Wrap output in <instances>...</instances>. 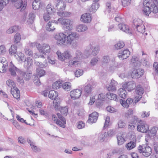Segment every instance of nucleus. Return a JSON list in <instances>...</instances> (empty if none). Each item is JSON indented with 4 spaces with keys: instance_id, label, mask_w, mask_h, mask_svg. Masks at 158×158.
Returning a JSON list of instances; mask_svg holds the SVG:
<instances>
[{
    "instance_id": "nucleus-35",
    "label": "nucleus",
    "mask_w": 158,
    "mask_h": 158,
    "mask_svg": "<svg viewBox=\"0 0 158 158\" xmlns=\"http://www.w3.org/2000/svg\"><path fill=\"white\" fill-rule=\"evenodd\" d=\"M20 76L23 77L24 79L26 80H29L31 76V73H27L25 72L22 71L20 72Z\"/></svg>"
},
{
    "instance_id": "nucleus-38",
    "label": "nucleus",
    "mask_w": 158,
    "mask_h": 158,
    "mask_svg": "<svg viewBox=\"0 0 158 158\" xmlns=\"http://www.w3.org/2000/svg\"><path fill=\"white\" fill-rule=\"evenodd\" d=\"M24 65L27 68H28L31 65L32 61L30 57H28L24 61Z\"/></svg>"
},
{
    "instance_id": "nucleus-54",
    "label": "nucleus",
    "mask_w": 158,
    "mask_h": 158,
    "mask_svg": "<svg viewBox=\"0 0 158 158\" xmlns=\"http://www.w3.org/2000/svg\"><path fill=\"white\" fill-rule=\"evenodd\" d=\"M20 34L19 33H17L14 37V42L15 44H17L19 43L21 40Z\"/></svg>"
},
{
    "instance_id": "nucleus-12",
    "label": "nucleus",
    "mask_w": 158,
    "mask_h": 158,
    "mask_svg": "<svg viewBox=\"0 0 158 158\" xmlns=\"http://www.w3.org/2000/svg\"><path fill=\"white\" fill-rule=\"evenodd\" d=\"M9 71L11 75L15 76H16V72L20 74L21 70L14 66L11 62L10 63V67L9 68Z\"/></svg>"
},
{
    "instance_id": "nucleus-32",
    "label": "nucleus",
    "mask_w": 158,
    "mask_h": 158,
    "mask_svg": "<svg viewBox=\"0 0 158 158\" xmlns=\"http://www.w3.org/2000/svg\"><path fill=\"white\" fill-rule=\"evenodd\" d=\"M53 106L56 109L60 110L61 107L60 106V101L58 98L55 99L53 101Z\"/></svg>"
},
{
    "instance_id": "nucleus-42",
    "label": "nucleus",
    "mask_w": 158,
    "mask_h": 158,
    "mask_svg": "<svg viewBox=\"0 0 158 158\" xmlns=\"http://www.w3.org/2000/svg\"><path fill=\"white\" fill-rule=\"evenodd\" d=\"M57 15L61 17H69L71 15V13L67 11H59L57 12Z\"/></svg>"
},
{
    "instance_id": "nucleus-26",
    "label": "nucleus",
    "mask_w": 158,
    "mask_h": 158,
    "mask_svg": "<svg viewBox=\"0 0 158 158\" xmlns=\"http://www.w3.org/2000/svg\"><path fill=\"white\" fill-rule=\"evenodd\" d=\"M93 47L92 44H90L84 52V55L83 56V58H87L90 55L91 51V48H93Z\"/></svg>"
},
{
    "instance_id": "nucleus-23",
    "label": "nucleus",
    "mask_w": 158,
    "mask_h": 158,
    "mask_svg": "<svg viewBox=\"0 0 158 158\" xmlns=\"http://www.w3.org/2000/svg\"><path fill=\"white\" fill-rule=\"evenodd\" d=\"M110 84L107 88L108 90L110 91H113L116 89V86L118 84V83L114 80H111L110 82Z\"/></svg>"
},
{
    "instance_id": "nucleus-52",
    "label": "nucleus",
    "mask_w": 158,
    "mask_h": 158,
    "mask_svg": "<svg viewBox=\"0 0 158 158\" xmlns=\"http://www.w3.org/2000/svg\"><path fill=\"white\" fill-rule=\"evenodd\" d=\"M18 29V27L17 26H15L11 27L6 31V33L7 34L12 33L14 31H17Z\"/></svg>"
},
{
    "instance_id": "nucleus-28",
    "label": "nucleus",
    "mask_w": 158,
    "mask_h": 158,
    "mask_svg": "<svg viewBox=\"0 0 158 158\" xmlns=\"http://www.w3.org/2000/svg\"><path fill=\"white\" fill-rule=\"evenodd\" d=\"M123 87L120 88L118 90V94L119 96L122 98H125L127 96L126 92Z\"/></svg>"
},
{
    "instance_id": "nucleus-3",
    "label": "nucleus",
    "mask_w": 158,
    "mask_h": 158,
    "mask_svg": "<svg viewBox=\"0 0 158 158\" xmlns=\"http://www.w3.org/2000/svg\"><path fill=\"white\" fill-rule=\"evenodd\" d=\"M55 23L56 24L60 23L63 25V29L65 31H70L72 29L73 22L70 19L61 18L56 21Z\"/></svg>"
},
{
    "instance_id": "nucleus-60",
    "label": "nucleus",
    "mask_w": 158,
    "mask_h": 158,
    "mask_svg": "<svg viewBox=\"0 0 158 158\" xmlns=\"http://www.w3.org/2000/svg\"><path fill=\"white\" fill-rule=\"evenodd\" d=\"M83 70L78 69L77 70L75 73V75L76 77H78L82 75L83 74Z\"/></svg>"
},
{
    "instance_id": "nucleus-7",
    "label": "nucleus",
    "mask_w": 158,
    "mask_h": 158,
    "mask_svg": "<svg viewBox=\"0 0 158 158\" xmlns=\"http://www.w3.org/2000/svg\"><path fill=\"white\" fill-rule=\"evenodd\" d=\"M56 54L59 60L63 61L70 58L72 56L70 52L68 50L65 51L63 53H61L58 51Z\"/></svg>"
},
{
    "instance_id": "nucleus-43",
    "label": "nucleus",
    "mask_w": 158,
    "mask_h": 158,
    "mask_svg": "<svg viewBox=\"0 0 158 158\" xmlns=\"http://www.w3.org/2000/svg\"><path fill=\"white\" fill-rule=\"evenodd\" d=\"M158 130V128L157 127H154L151 128V129L149 131L148 134L149 136H154Z\"/></svg>"
},
{
    "instance_id": "nucleus-39",
    "label": "nucleus",
    "mask_w": 158,
    "mask_h": 158,
    "mask_svg": "<svg viewBox=\"0 0 158 158\" xmlns=\"http://www.w3.org/2000/svg\"><path fill=\"white\" fill-rule=\"evenodd\" d=\"M92 86L90 84H88L84 88V91L86 94H90L92 91Z\"/></svg>"
},
{
    "instance_id": "nucleus-13",
    "label": "nucleus",
    "mask_w": 158,
    "mask_h": 158,
    "mask_svg": "<svg viewBox=\"0 0 158 158\" xmlns=\"http://www.w3.org/2000/svg\"><path fill=\"white\" fill-rule=\"evenodd\" d=\"M136 87V85L133 81L126 82L123 85V87L124 89H127L129 91L133 90Z\"/></svg>"
},
{
    "instance_id": "nucleus-61",
    "label": "nucleus",
    "mask_w": 158,
    "mask_h": 158,
    "mask_svg": "<svg viewBox=\"0 0 158 158\" xmlns=\"http://www.w3.org/2000/svg\"><path fill=\"white\" fill-rule=\"evenodd\" d=\"M131 123L134 125H135L137 123H138V124L140 122V121L139 119L136 116H134L131 120Z\"/></svg>"
},
{
    "instance_id": "nucleus-17",
    "label": "nucleus",
    "mask_w": 158,
    "mask_h": 158,
    "mask_svg": "<svg viewBox=\"0 0 158 158\" xmlns=\"http://www.w3.org/2000/svg\"><path fill=\"white\" fill-rule=\"evenodd\" d=\"M11 93L13 97L17 100L19 99L20 97V92L19 89L16 87L11 88Z\"/></svg>"
},
{
    "instance_id": "nucleus-19",
    "label": "nucleus",
    "mask_w": 158,
    "mask_h": 158,
    "mask_svg": "<svg viewBox=\"0 0 158 158\" xmlns=\"http://www.w3.org/2000/svg\"><path fill=\"white\" fill-rule=\"evenodd\" d=\"M119 28L123 31L128 34H131L132 31L127 25L124 24H119L118 25Z\"/></svg>"
},
{
    "instance_id": "nucleus-10",
    "label": "nucleus",
    "mask_w": 158,
    "mask_h": 158,
    "mask_svg": "<svg viewBox=\"0 0 158 158\" xmlns=\"http://www.w3.org/2000/svg\"><path fill=\"white\" fill-rule=\"evenodd\" d=\"M144 73V70L141 69H135L133 71L131 76L133 78H138L140 77Z\"/></svg>"
},
{
    "instance_id": "nucleus-44",
    "label": "nucleus",
    "mask_w": 158,
    "mask_h": 158,
    "mask_svg": "<svg viewBox=\"0 0 158 158\" xmlns=\"http://www.w3.org/2000/svg\"><path fill=\"white\" fill-rule=\"evenodd\" d=\"M37 75L40 77L45 75V72L43 69L38 68L36 70Z\"/></svg>"
},
{
    "instance_id": "nucleus-37",
    "label": "nucleus",
    "mask_w": 158,
    "mask_h": 158,
    "mask_svg": "<svg viewBox=\"0 0 158 158\" xmlns=\"http://www.w3.org/2000/svg\"><path fill=\"white\" fill-rule=\"evenodd\" d=\"M92 46L93 47V48L92 47L91 48V49H92V54L94 56H95L97 55L99 52L100 48L98 45L94 46L92 45Z\"/></svg>"
},
{
    "instance_id": "nucleus-15",
    "label": "nucleus",
    "mask_w": 158,
    "mask_h": 158,
    "mask_svg": "<svg viewBox=\"0 0 158 158\" xmlns=\"http://www.w3.org/2000/svg\"><path fill=\"white\" fill-rule=\"evenodd\" d=\"M54 4L59 11H62L64 10L66 6L65 2L60 1L54 2Z\"/></svg>"
},
{
    "instance_id": "nucleus-18",
    "label": "nucleus",
    "mask_w": 158,
    "mask_h": 158,
    "mask_svg": "<svg viewBox=\"0 0 158 158\" xmlns=\"http://www.w3.org/2000/svg\"><path fill=\"white\" fill-rule=\"evenodd\" d=\"M44 6V4L41 2V0H34L32 3L33 8L35 10H38Z\"/></svg>"
},
{
    "instance_id": "nucleus-4",
    "label": "nucleus",
    "mask_w": 158,
    "mask_h": 158,
    "mask_svg": "<svg viewBox=\"0 0 158 158\" xmlns=\"http://www.w3.org/2000/svg\"><path fill=\"white\" fill-rule=\"evenodd\" d=\"M38 50L41 53H42L43 55H37L38 58H41L45 59V57L44 55H45L46 53H49L50 52L51 48L50 46L48 44L44 43L41 45L40 44L38 46ZM36 56H37L36 55Z\"/></svg>"
},
{
    "instance_id": "nucleus-30",
    "label": "nucleus",
    "mask_w": 158,
    "mask_h": 158,
    "mask_svg": "<svg viewBox=\"0 0 158 158\" xmlns=\"http://www.w3.org/2000/svg\"><path fill=\"white\" fill-rule=\"evenodd\" d=\"M99 7V5L98 3H93L91 7L89 9V11L91 13L95 12Z\"/></svg>"
},
{
    "instance_id": "nucleus-57",
    "label": "nucleus",
    "mask_w": 158,
    "mask_h": 158,
    "mask_svg": "<svg viewBox=\"0 0 158 158\" xmlns=\"http://www.w3.org/2000/svg\"><path fill=\"white\" fill-rule=\"evenodd\" d=\"M60 81H57L53 84L52 88L54 89H57L60 88Z\"/></svg>"
},
{
    "instance_id": "nucleus-50",
    "label": "nucleus",
    "mask_w": 158,
    "mask_h": 158,
    "mask_svg": "<svg viewBox=\"0 0 158 158\" xmlns=\"http://www.w3.org/2000/svg\"><path fill=\"white\" fill-rule=\"evenodd\" d=\"M106 96L109 99L114 100L116 101L118 99L116 98V96L115 94H114L108 92Z\"/></svg>"
},
{
    "instance_id": "nucleus-58",
    "label": "nucleus",
    "mask_w": 158,
    "mask_h": 158,
    "mask_svg": "<svg viewBox=\"0 0 158 158\" xmlns=\"http://www.w3.org/2000/svg\"><path fill=\"white\" fill-rule=\"evenodd\" d=\"M119 102L121 105L124 108H128L129 106L126 101H125L122 99H119Z\"/></svg>"
},
{
    "instance_id": "nucleus-33",
    "label": "nucleus",
    "mask_w": 158,
    "mask_h": 158,
    "mask_svg": "<svg viewBox=\"0 0 158 158\" xmlns=\"http://www.w3.org/2000/svg\"><path fill=\"white\" fill-rule=\"evenodd\" d=\"M15 57L20 62H22L24 59V55L21 52H18L15 55Z\"/></svg>"
},
{
    "instance_id": "nucleus-1",
    "label": "nucleus",
    "mask_w": 158,
    "mask_h": 158,
    "mask_svg": "<svg viewBox=\"0 0 158 158\" xmlns=\"http://www.w3.org/2000/svg\"><path fill=\"white\" fill-rule=\"evenodd\" d=\"M78 38L79 35L76 32H61L54 36V38L57 40L56 43L60 45L72 44L74 40Z\"/></svg>"
},
{
    "instance_id": "nucleus-2",
    "label": "nucleus",
    "mask_w": 158,
    "mask_h": 158,
    "mask_svg": "<svg viewBox=\"0 0 158 158\" xmlns=\"http://www.w3.org/2000/svg\"><path fill=\"white\" fill-rule=\"evenodd\" d=\"M143 4V14L148 16L151 12L156 13L158 12V0H144Z\"/></svg>"
},
{
    "instance_id": "nucleus-24",
    "label": "nucleus",
    "mask_w": 158,
    "mask_h": 158,
    "mask_svg": "<svg viewBox=\"0 0 158 158\" xmlns=\"http://www.w3.org/2000/svg\"><path fill=\"white\" fill-rule=\"evenodd\" d=\"M56 21H54L53 22L52 21L49 22L48 24L46 26V29L48 31H53L55 29V26Z\"/></svg>"
},
{
    "instance_id": "nucleus-29",
    "label": "nucleus",
    "mask_w": 158,
    "mask_h": 158,
    "mask_svg": "<svg viewBox=\"0 0 158 158\" xmlns=\"http://www.w3.org/2000/svg\"><path fill=\"white\" fill-rule=\"evenodd\" d=\"M136 145L135 141H131L126 145V147L128 150H130L134 148Z\"/></svg>"
},
{
    "instance_id": "nucleus-20",
    "label": "nucleus",
    "mask_w": 158,
    "mask_h": 158,
    "mask_svg": "<svg viewBox=\"0 0 158 158\" xmlns=\"http://www.w3.org/2000/svg\"><path fill=\"white\" fill-rule=\"evenodd\" d=\"M91 16L89 14H84L81 16V21L84 23H89L91 21Z\"/></svg>"
},
{
    "instance_id": "nucleus-16",
    "label": "nucleus",
    "mask_w": 158,
    "mask_h": 158,
    "mask_svg": "<svg viewBox=\"0 0 158 158\" xmlns=\"http://www.w3.org/2000/svg\"><path fill=\"white\" fill-rule=\"evenodd\" d=\"M135 92L137 94L139 95V96L135 97V101L138 102L142 97L141 95L144 93V89L140 85H138L136 88Z\"/></svg>"
},
{
    "instance_id": "nucleus-5",
    "label": "nucleus",
    "mask_w": 158,
    "mask_h": 158,
    "mask_svg": "<svg viewBox=\"0 0 158 158\" xmlns=\"http://www.w3.org/2000/svg\"><path fill=\"white\" fill-rule=\"evenodd\" d=\"M138 150L139 152L142 153L144 156L146 157L149 156L152 152L151 148L148 145L139 146L138 148Z\"/></svg>"
},
{
    "instance_id": "nucleus-64",
    "label": "nucleus",
    "mask_w": 158,
    "mask_h": 158,
    "mask_svg": "<svg viewBox=\"0 0 158 158\" xmlns=\"http://www.w3.org/2000/svg\"><path fill=\"white\" fill-rule=\"evenodd\" d=\"M107 136L112 137L116 134V131L115 129H110L107 132Z\"/></svg>"
},
{
    "instance_id": "nucleus-9",
    "label": "nucleus",
    "mask_w": 158,
    "mask_h": 158,
    "mask_svg": "<svg viewBox=\"0 0 158 158\" xmlns=\"http://www.w3.org/2000/svg\"><path fill=\"white\" fill-rule=\"evenodd\" d=\"M130 54V52L127 49L122 50L119 52L118 56L120 59L123 60L127 58Z\"/></svg>"
},
{
    "instance_id": "nucleus-25",
    "label": "nucleus",
    "mask_w": 158,
    "mask_h": 158,
    "mask_svg": "<svg viewBox=\"0 0 158 158\" xmlns=\"http://www.w3.org/2000/svg\"><path fill=\"white\" fill-rule=\"evenodd\" d=\"M88 29L87 26L83 24H80L76 26V30L78 32H84Z\"/></svg>"
},
{
    "instance_id": "nucleus-45",
    "label": "nucleus",
    "mask_w": 158,
    "mask_h": 158,
    "mask_svg": "<svg viewBox=\"0 0 158 158\" xmlns=\"http://www.w3.org/2000/svg\"><path fill=\"white\" fill-rule=\"evenodd\" d=\"M125 45L123 41H119L118 42L114 45V48L116 50L121 48Z\"/></svg>"
},
{
    "instance_id": "nucleus-21",
    "label": "nucleus",
    "mask_w": 158,
    "mask_h": 158,
    "mask_svg": "<svg viewBox=\"0 0 158 158\" xmlns=\"http://www.w3.org/2000/svg\"><path fill=\"white\" fill-rule=\"evenodd\" d=\"M27 141L31 147L32 150L35 152H40V149L35 145V143L32 141L30 139H27Z\"/></svg>"
},
{
    "instance_id": "nucleus-11",
    "label": "nucleus",
    "mask_w": 158,
    "mask_h": 158,
    "mask_svg": "<svg viewBox=\"0 0 158 158\" xmlns=\"http://www.w3.org/2000/svg\"><path fill=\"white\" fill-rule=\"evenodd\" d=\"M70 96L72 99L75 100L79 98L81 94V91L80 89H75L71 91Z\"/></svg>"
},
{
    "instance_id": "nucleus-56",
    "label": "nucleus",
    "mask_w": 158,
    "mask_h": 158,
    "mask_svg": "<svg viewBox=\"0 0 158 158\" xmlns=\"http://www.w3.org/2000/svg\"><path fill=\"white\" fill-rule=\"evenodd\" d=\"M80 60H72L71 61H70L69 64L70 65H72L74 66H78L80 65L81 62L80 61Z\"/></svg>"
},
{
    "instance_id": "nucleus-14",
    "label": "nucleus",
    "mask_w": 158,
    "mask_h": 158,
    "mask_svg": "<svg viewBox=\"0 0 158 158\" xmlns=\"http://www.w3.org/2000/svg\"><path fill=\"white\" fill-rule=\"evenodd\" d=\"M98 114L96 112H94L89 115V118L88 120V123H95L98 119Z\"/></svg>"
},
{
    "instance_id": "nucleus-53",
    "label": "nucleus",
    "mask_w": 158,
    "mask_h": 158,
    "mask_svg": "<svg viewBox=\"0 0 158 158\" xmlns=\"http://www.w3.org/2000/svg\"><path fill=\"white\" fill-rule=\"evenodd\" d=\"M35 15V14L31 12L29 13L28 16V22L31 23H32L34 21Z\"/></svg>"
},
{
    "instance_id": "nucleus-27",
    "label": "nucleus",
    "mask_w": 158,
    "mask_h": 158,
    "mask_svg": "<svg viewBox=\"0 0 158 158\" xmlns=\"http://www.w3.org/2000/svg\"><path fill=\"white\" fill-rule=\"evenodd\" d=\"M118 145H121L124 143L125 139L123 135L121 133L118 134L117 136Z\"/></svg>"
},
{
    "instance_id": "nucleus-36",
    "label": "nucleus",
    "mask_w": 158,
    "mask_h": 158,
    "mask_svg": "<svg viewBox=\"0 0 158 158\" xmlns=\"http://www.w3.org/2000/svg\"><path fill=\"white\" fill-rule=\"evenodd\" d=\"M48 96L50 99H53L58 96V93L54 90H52L49 92Z\"/></svg>"
},
{
    "instance_id": "nucleus-34",
    "label": "nucleus",
    "mask_w": 158,
    "mask_h": 158,
    "mask_svg": "<svg viewBox=\"0 0 158 158\" xmlns=\"http://www.w3.org/2000/svg\"><path fill=\"white\" fill-rule=\"evenodd\" d=\"M110 60V58L108 56H104L102 59V65L103 67H105L108 65Z\"/></svg>"
},
{
    "instance_id": "nucleus-31",
    "label": "nucleus",
    "mask_w": 158,
    "mask_h": 158,
    "mask_svg": "<svg viewBox=\"0 0 158 158\" xmlns=\"http://www.w3.org/2000/svg\"><path fill=\"white\" fill-rule=\"evenodd\" d=\"M8 66L7 62H5L4 63L0 62V72L4 73L7 69V67Z\"/></svg>"
},
{
    "instance_id": "nucleus-22",
    "label": "nucleus",
    "mask_w": 158,
    "mask_h": 158,
    "mask_svg": "<svg viewBox=\"0 0 158 158\" xmlns=\"http://www.w3.org/2000/svg\"><path fill=\"white\" fill-rule=\"evenodd\" d=\"M15 7L17 9H19L22 7L21 10H24L25 8L26 4H23V1L22 0H17L14 3Z\"/></svg>"
},
{
    "instance_id": "nucleus-51",
    "label": "nucleus",
    "mask_w": 158,
    "mask_h": 158,
    "mask_svg": "<svg viewBox=\"0 0 158 158\" xmlns=\"http://www.w3.org/2000/svg\"><path fill=\"white\" fill-rule=\"evenodd\" d=\"M61 114L64 116H66L68 112V107L67 106L64 107H61L60 108V110Z\"/></svg>"
},
{
    "instance_id": "nucleus-46",
    "label": "nucleus",
    "mask_w": 158,
    "mask_h": 158,
    "mask_svg": "<svg viewBox=\"0 0 158 158\" xmlns=\"http://www.w3.org/2000/svg\"><path fill=\"white\" fill-rule=\"evenodd\" d=\"M17 47L15 44L11 46V47L9 49V52L10 55H13L15 54L17 52Z\"/></svg>"
},
{
    "instance_id": "nucleus-6",
    "label": "nucleus",
    "mask_w": 158,
    "mask_h": 158,
    "mask_svg": "<svg viewBox=\"0 0 158 158\" xmlns=\"http://www.w3.org/2000/svg\"><path fill=\"white\" fill-rule=\"evenodd\" d=\"M133 23L138 32L142 33L145 32V27L141 19H134Z\"/></svg>"
},
{
    "instance_id": "nucleus-8",
    "label": "nucleus",
    "mask_w": 158,
    "mask_h": 158,
    "mask_svg": "<svg viewBox=\"0 0 158 158\" xmlns=\"http://www.w3.org/2000/svg\"><path fill=\"white\" fill-rule=\"evenodd\" d=\"M137 129L139 131L143 133H146L149 129V126L147 123L143 122L142 121H140L138 125Z\"/></svg>"
},
{
    "instance_id": "nucleus-63",
    "label": "nucleus",
    "mask_w": 158,
    "mask_h": 158,
    "mask_svg": "<svg viewBox=\"0 0 158 158\" xmlns=\"http://www.w3.org/2000/svg\"><path fill=\"white\" fill-rule=\"evenodd\" d=\"M25 54L26 55L32 56L33 54V52L28 48H25L24 49Z\"/></svg>"
},
{
    "instance_id": "nucleus-47",
    "label": "nucleus",
    "mask_w": 158,
    "mask_h": 158,
    "mask_svg": "<svg viewBox=\"0 0 158 158\" xmlns=\"http://www.w3.org/2000/svg\"><path fill=\"white\" fill-rule=\"evenodd\" d=\"M56 123L57 124L59 125L60 127L64 128L65 127V124L66 123V120H60L57 119Z\"/></svg>"
},
{
    "instance_id": "nucleus-40",
    "label": "nucleus",
    "mask_w": 158,
    "mask_h": 158,
    "mask_svg": "<svg viewBox=\"0 0 158 158\" xmlns=\"http://www.w3.org/2000/svg\"><path fill=\"white\" fill-rule=\"evenodd\" d=\"M62 86V88L66 91H69L71 89V84L69 82H66L63 83Z\"/></svg>"
},
{
    "instance_id": "nucleus-48",
    "label": "nucleus",
    "mask_w": 158,
    "mask_h": 158,
    "mask_svg": "<svg viewBox=\"0 0 158 158\" xmlns=\"http://www.w3.org/2000/svg\"><path fill=\"white\" fill-rule=\"evenodd\" d=\"M9 2V0H0V11H1L5 6Z\"/></svg>"
},
{
    "instance_id": "nucleus-49",
    "label": "nucleus",
    "mask_w": 158,
    "mask_h": 158,
    "mask_svg": "<svg viewBox=\"0 0 158 158\" xmlns=\"http://www.w3.org/2000/svg\"><path fill=\"white\" fill-rule=\"evenodd\" d=\"M75 56H76L74 57V59L79 60H81L83 57L82 53L79 50L76 51Z\"/></svg>"
},
{
    "instance_id": "nucleus-55",
    "label": "nucleus",
    "mask_w": 158,
    "mask_h": 158,
    "mask_svg": "<svg viewBox=\"0 0 158 158\" xmlns=\"http://www.w3.org/2000/svg\"><path fill=\"white\" fill-rule=\"evenodd\" d=\"M6 84L9 87L14 88L16 86L15 84L12 80L9 79L6 81Z\"/></svg>"
},
{
    "instance_id": "nucleus-62",
    "label": "nucleus",
    "mask_w": 158,
    "mask_h": 158,
    "mask_svg": "<svg viewBox=\"0 0 158 158\" xmlns=\"http://www.w3.org/2000/svg\"><path fill=\"white\" fill-rule=\"evenodd\" d=\"M110 121V117L109 116H107L105 119L104 125L103 127V128L106 129L109 125V123Z\"/></svg>"
},
{
    "instance_id": "nucleus-59",
    "label": "nucleus",
    "mask_w": 158,
    "mask_h": 158,
    "mask_svg": "<svg viewBox=\"0 0 158 158\" xmlns=\"http://www.w3.org/2000/svg\"><path fill=\"white\" fill-rule=\"evenodd\" d=\"M100 60L99 58L98 57H94L90 61V64L92 66L96 65Z\"/></svg>"
},
{
    "instance_id": "nucleus-41",
    "label": "nucleus",
    "mask_w": 158,
    "mask_h": 158,
    "mask_svg": "<svg viewBox=\"0 0 158 158\" xmlns=\"http://www.w3.org/2000/svg\"><path fill=\"white\" fill-rule=\"evenodd\" d=\"M107 136L106 132L99 133L98 135V140L101 142H103Z\"/></svg>"
}]
</instances>
